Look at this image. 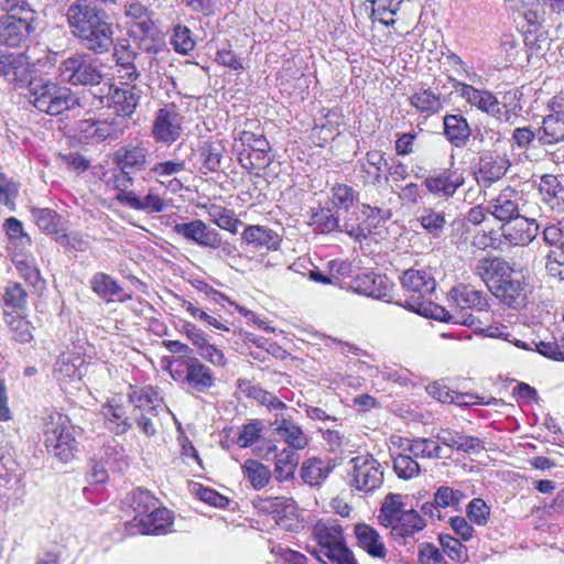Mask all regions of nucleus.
<instances>
[{
  "label": "nucleus",
  "mask_w": 564,
  "mask_h": 564,
  "mask_svg": "<svg viewBox=\"0 0 564 564\" xmlns=\"http://www.w3.org/2000/svg\"><path fill=\"white\" fill-rule=\"evenodd\" d=\"M355 535L360 547L373 557H384L386 547L377 530L366 523L355 527Z\"/></svg>",
  "instance_id": "obj_34"
},
{
  "label": "nucleus",
  "mask_w": 564,
  "mask_h": 564,
  "mask_svg": "<svg viewBox=\"0 0 564 564\" xmlns=\"http://www.w3.org/2000/svg\"><path fill=\"white\" fill-rule=\"evenodd\" d=\"M185 382L196 392L204 393L215 384L212 369L196 357L185 361Z\"/></svg>",
  "instance_id": "obj_23"
},
{
  "label": "nucleus",
  "mask_w": 564,
  "mask_h": 564,
  "mask_svg": "<svg viewBox=\"0 0 564 564\" xmlns=\"http://www.w3.org/2000/svg\"><path fill=\"white\" fill-rule=\"evenodd\" d=\"M8 327L14 340L21 344H28L33 339V326L30 321L22 316H12L8 321Z\"/></svg>",
  "instance_id": "obj_58"
},
{
  "label": "nucleus",
  "mask_w": 564,
  "mask_h": 564,
  "mask_svg": "<svg viewBox=\"0 0 564 564\" xmlns=\"http://www.w3.org/2000/svg\"><path fill=\"white\" fill-rule=\"evenodd\" d=\"M427 316L446 323L452 322L454 324L468 326L469 328H473L475 332L482 333L488 337L498 338L506 335V326L498 327L490 325L484 328L481 326V321L478 317L474 316L471 313H456V311L454 313H449L443 307L433 305L432 302L430 313Z\"/></svg>",
  "instance_id": "obj_14"
},
{
  "label": "nucleus",
  "mask_w": 564,
  "mask_h": 564,
  "mask_svg": "<svg viewBox=\"0 0 564 564\" xmlns=\"http://www.w3.org/2000/svg\"><path fill=\"white\" fill-rule=\"evenodd\" d=\"M3 228L11 242H18L21 246H30L31 238L24 232L22 223L10 217L4 220Z\"/></svg>",
  "instance_id": "obj_64"
},
{
  "label": "nucleus",
  "mask_w": 564,
  "mask_h": 564,
  "mask_svg": "<svg viewBox=\"0 0 564 564\" xmlns=\"http://www.w3.org/2000/svg\"><path fill=\"white\" fill-rule=\"evenodd\" d=\"M443 123L444 134L452 145L463 148L467 144L471 130L462 115H447L444 117Z\"/></svg>",
  "instance_id": "obj_32"
},
{
  "label": "nucleus",
  "mask_w": 564,
  "mask_h": 564,
  "mask_svg": "<svg viewBox=\"0 0 564 564\" xmlns=\"http://www.w3.org/2000/svg\"><path fill=\"white\" fill-rule=\"evenodd\" d=\"M90 284L93 291L107 301H110L115 296H119L122 292V288L118 282L110 275L102 272L96 273L93 276Z\"/></svg>",
  "instance_id": "obj_49"
},
{
  "label": "nucleus",
  "mask_w": 564,
  "mask_h": 564,
  "mask_svg": "<svg viewBox=\"0 0 564 564\" xmlns=\"http://www.w3.org/2000/svg\"><path fill=\"white\" fill-rule=\"evenodd\" d=\"M474 272L487 285L488 290L503 304L519 308L524 304L525 281L513 275V268L499 257L479 259Z\"/></svg>",
  "instance_id": "obj_2"
},
{
  "label": "nucleus",
  "mask_w": 564,
  "mask_h": 564,
  "mask_svg": "<svg viewBox=\"0 0 564 564\" xmlns=\"http://www.w3.org/2000/svg\"><path fill=\"white\" fill-rule=\"evenodd\" d=\"M388 162L384 154L380 151H369L367 153V162L362 164L361 177L366 184H376L380 182L381 177L388 180L387 172Z\"/></svg>",
  "instance_id": "obj_38"
},
{
  "label": "nucleus",
  "mask_w": 564,
  "mask_h": 564,
  "mask_svg": "<svg viewBox=\"0 0 564 564\" xmlns=\"http://www.w3.org/2000/svg\"><path fill=\"white\" fill-rule=\"evenodd\" d=\"M361 228H365V238L376 230L386 220V215L380 208H373L369 205H364L361 209Z\"/></svg>",
  "instance_id": "obj_55"
},
{
  "label": "nucleus",
  "mask_w": 564,
  "mask_h": 564,
  "mask_svg": "<svg viewBox=\"0 0 564 564\" xmlns=\"http://www.w3.org/2000/svg\"><path fill=\"white\" fill-rule=\"evenodd\" d=\"M350 486L358 490L371 491L383 482V469L371 456L350 459Z\"/></svg>",
  "instance_id": "obj_12"
},
{
  "label": "nucleus",
  "mask_w": 564,
  "mask_h": 564,
  "mask_svg": "<svg viewBox=\"0 0 564 564\" xmlns=\"http://www.w3.org/2000/svg\"><path fill=\"white\" fill-rule=\"evenodd\" d=\"M358 199L357 192L345 184H336L332 188V202L338 209L348 210Z\"/></svg>",
  "instance_id": "obj_59"
},
{
  "label": "nucleus",
  "mask_w": 564,
  "mask_h": 564,
  "mask_svg": "<svg viewBox=\"0 0 564 564\" xmlns=\"http://www.w3.org/2000/svg\"><path fill=\"white\" fill-rule=\"evenodd\" d=\"M455 90L473 107L495 117L500 122H508L511 118L506 106L500 107L496 96L488 90H479L471 85L453 79Z\"/></svg>",
  "instance_id": "obj_11"
},
{
  "label": "nucleus",
  "mask_w": 564,
  "mask_h": 564,
  "mask_svg": "<svg viewBox=\"0 0 564 564\" xmlns=\"http://www.w3.org/2000/svg\"><path fill=\"white\" fill-rule=\"evenodd\" d=\"M425 520L413 509L406 510L393 519L390 535L395 542L413 547L414 534L425 528Z\"/></svg>",
  "instance_id": "obj_16"
},
{
  "label": "nucleus",
  "mask_w": 564,
  "mask_h": 564,
  "mask_svg": "<svg viewBox=\"0 0 564 564\" xmlns=\"http://www.w3.org/2000/svg\"><path fill=\"white\" fill-rule=\"evenodd\" d=\"M32 217L39 229L47 235L57 237L62 231L61 217L50 208H32Z\"/></svg>",
  "instance_id": "obj_44"
},
{
  "label": "nucleus",
  "mask_w": 564,
  "mask_h": 564,
  "mask_svg": "<svg viewBox=\"0 0 564 564\" xmlns=\"http://www.w3.org/2000/svg\"><path fill=\"white\" fill-rule=\"evenodd\" d=\"M29 100L48 116H58L79 106L78 97L70 88L42 78L29 82Z\"/></svg>",
  "instance_id": "obj_5"
},
{
  "label": "nucleus",
  "mask_w": 564,
  "mask_h": 564,
  "mask_svg": "<svg viewBox=\"0 0 564 564\" xmlns=\"http://www.w3.org/2000/svg\"><path fill=\"white\" fill-rule=\"evenodd\" d=\"M203 174L217 172L224 158L225 145L220 140L206 141L199 147Z\"/></svg>",
  "instance_id": "obj_36"
},
{
  "label": "nucleus",
  "mask_w": 564,
  "mask_h": 564,
  "mask_svg": "<svg viewBox=\"0 0 564 564\" xmlns=\"http://www.w3.org/2000/svg\"><path fill=\"white\" fill-rule=\"evenodd\" d=\"M449 294L455 304L456 313H468L470 308L478 312L487 310L488 303L482 293L468 285L453 288Z\"/></svg>",
  "instance_id": "obj_27"
},
{
  "label": "nucleus",
  "mask_w": 564,
  "mask_h": 564,
  "mask_svg": "<svg viewBox=\"0 0 564 564\" xmlns=\"http://www.w3.org/2000/svg\"><path fill=\"white\" fill-rule=\"evenodd\" d=\"M440 543L444 553L455 562H465L468 560L467 547L462 542L448 534L440 535Z\"/></svg>",
  "instance_id": "obj_56"
},
{
  "label": "nucleus",
  "mask_w": 564,
  "mask_h": 564,
  "mask_svg": "<svg viewBox=\"0 0 564 564\" xmlns=\"http://www.w3.org/2000/svg\"><path fill=\"white\" fill-rule=\"evenodd\" d=\"M58 75L63 82L72 85H98L102 80L99 63L84 53L64 59L58 66Z\"/></svg>",
  "instance_id": "obj_9"
},
{
  "label": "nucleus",
  "mask_w": 564,
  "mask_h": 564,
  "mask_svg": "<svg viewBox=\"0 0 564 564\" xmlns=\"http://www.w3.org/2000/svg\"><path fill=\"white\" fill-rule=\"evenodd\" d=\"M30 63L22 54H6L1 65L0 77L15 86L29 83Z\"/></svg>",
  "instance_id": "obj_26"
},
{
  "label": "nucleus",
  "mask_w": 564,
  "mask_h": 564,
  "mask_svg": "<svg viewBox=\"0 0 564 564\" xmlns=\"http://www.w3.org/2000/svg\"><path fill=\"white\" fill-rule=\"evenodd\" d=\"M539 228L534 218H528L520 214L511 223L501 226V235L511 245L528 246L538 236Z\"/></svg>",
  "instance_id": "obj_17"
},
{
  "label": "nucleus",
  "mask_w": 564,
  "mask_h": 564,
  "mask_svg": "<svg viewBox=\"0 0 564 564\" xmlns=\"http://www.w3.org/2000/svg\"><path fill=\"white\" fill-rule=\"evenodd\" d=\"M124 17L129 24V36L135 47L144 53L156 55L164 51V40L153 21V13L140 1L124 4Z\"/></svg>",
  "instance_id": "obj_3"
},
{
  "label": "nucleus",
  "mask_w": 564,
  "mask_h": 564,
  "mask_svg": "<svg viewBox=\"0 0 564 564\" xmlns=\"http://www.w3.org/2000/svg\"><path fill=\"white\" fill-rule=\"evenodd\" d=\"M43 435L46 449L61 462L67 463L75 456V429L66 415L59 412L48 413L44 417Z\"/></svg>",
  "instance_id": "obj_8"
},
{
  "label": "nucleus",
  "mask_w": 564,
  "mask_h": 564,
  "mask_svg": "<svg viewBox=\"0 0 564 564\" xmlns=\"http://www.w3.org/2000/svg\"><path fill=\"white\" fill-rule=\"evenodd\" d=\"M401 286L411 293L404 300L390 296V303L394 302L414 313L427 316L431 308V296L435 291L436 282L426 270H405L400 276Z\"/></svg>",
  "instance_id": "obj_7"
},
{
  "label": "nucleus",
  "mask_w": 564,
  "mask_h": 564,
  "mask_svg": "<svg viewBox=\"0 0 564 564\" xmlns=\"http://www.w3.org/2000/svg\"><path fill=\"white\" fill-rule=\"evenodd\" d=\"M185 170L186 163L184 160L161 161L155 163L149 170V176L162 185V181L171 180L172 176H175Z\"/></svg>",
  "instance_id": "obj_47"
},
{
  "label": "nucleus",
  "mask_w": 564,
  "mask_h": 564,
  "mask_svg": "<svg viewBox=\"0 0 564 564\" xmlns=\"http://www.w3.org/2000/svg\"><path fill=\"white\" fill-rule=\"evenodd\" d=\"M313 539L319 549L307 546L306 550L318 561L323 556L334 564H357L352 552L346 546L341 528L335 521H318L312 530Z\"/></svg>",
  "instance_id": "obj_6"
},
{
  "label": "nucleus",
  "mask_w": 564,
  "mask_h": 564,
  "mask_svg": "<svg viewBox=\"0 0 564 564\" xmlns=\"http://www.w3.org/2000/svg\"><path fill=\"white\" fill-rule=\"evenodd\" d=\"M128 399L133 405L132 413L148 412L152 416H159L165 408L159 391L151 386L130 387Z\"/></svg>",
  "instance_id": "obj_19"
},
{
  "label": "nucleus",
  "mask_w": 564,
  "mask_h": 564,
  "mask_svg": "<svg viewBox=\"0 0 564 564\" xmlns=\"http://www.w3.org/2000/svg\"><path fill=\"white\" fill-rule=\"evenodd\" d=\"M171 45L174 51L182 55L189 54L195 48V41L191 30L185 25H176L171 36Z\"/></svg>",
  "instance_id": "obj_52"
},
{
  "label": "nucleus",
  "mask_w": 564,
  "mask_h": 564,
  "mask_svg": "<svg viewBox=\"0 0 564 564\" xmlns=\"http://www.w3.org/2000/svg\"><path fill=\"white\" fill-rule=\"evenodd\" d=\"M410 104L419 112L431 116L444 108L446 99L440 91L422 86L410 97Z\"/></svg>",
  "instance_id": "obj_28"
},
{
  "label": "nucleus",
  "mask_w": 564,
  "mask_h": 564,
  "mask_svg": "<svg viewBox=\"0 0 564 564\" xmlns=\"http://www.w3.org/2000/svg\"><path fill=\"white\" fill-rule=\"evenodd\" d=\"M300 463V455L293 449L283 448L274 456V478L284 482L294 478L296 467Z\"/></svg>",
  "instance_id": "obj_37"
},
{
  "label": "nucleus",
  "mask_w": 564,
  "mask_h": 564,
  "mask_svg": "<svg viewBox=\"0 0 564 564\" xmlns=\"http://www.w3.org/2000/svg\"><path fill=\"white\" fill-rule=\"evenodd\" d=\"M173 231L184 239L195 242L199 247L209 248L219 245L218 231L209 228L200 219L177 223L173 226Z\"/></svg>",
  "instance_id": "obj_18"
},
{
  "label": "nucleus",
  "mask_w": 564,
  "mask_h": 564,
  "mask_svg": "<svg viewBox=\"0 0 564 564\" xmlns=\"http://www.w3.org/2000/svg\"><path fill=\"white\" fill-rule=\"evenodd\" d=\"M464 184V176L457 170H443L424 180V185L430 193L448 198Z\"/></svg>",
  "instance_id": "obj_22"
},
{
  "label": "nucleus",
  "mask_w": 564,
  "mask_h": 564,
  "mask_svg": "<svg viewBox=\"0 0 564 564\" xmlns=\"http://www.w3.org/2000/svg\"><path fill=\"white\" fill-rule=\"evenodd\" d=\"M142 97V90L135 86L117 88L112 96V105L116 112L121 117H130L137 109Z\"/></svg>",
  "instance_id": "obj_31"
},
{
  "label": "nucleus",
  "mask_w": 564,
  "mask_h": 564,
  "mask_svg": "<svg viewBox=\"0 0 564 564\" xmlns=\"http://www.w3.org/2000/svg\"><path fill=\"white\" fill-rule=\"evenodd\" d=\"M242 471L245 477L256 490L264 488L271 479L270 469L253 458L245 460L242 465Z\"/></svg>",
  "instance_id": "obj_43"
},
{
  "label": "nucleus",
  "mask_w": 564,
  "mask_h": 564,
  "mask_svg": "<svg viewBox=\"0 0 564 564\" xmlns=\"http://www.w3.org/2000/svg\"><path fill=\"white\" fill-rule=\"evenodd\" d=\"M183 116L173 102L164 105L154 116L152 122V137L158 143L171 145L182 134Z\"/></svg>",
  "instance_id": "obj_10"
},
{
  "label": "nucleus",
  "mask_w": 564,
  "mask_h": 564,
  "mask_svg": "<svg viewBox=\"0 0 564 564\" xmlns=\"http://www.w3.org/2000/svg\"><path fill=\"white\" fill-rule=\"evenodd\" d=\"M333 470L330 462L319 457L305 459L301 465L300 476L302 480L311 486H321Z\"/></svg>",
  "instance_id": "obj_30"
},
{
  "label": "nucleus",
  "mask_w": 564,
  "mask_h": 564,
  "mask_svg": "<svg viewBox=\"0 0 564 564\" xmlns=\"http://www.w3.org/2000/svg\"><path fill=\"white\" fill-rule=\"evenodd\" d=\"M129 502L134 512L133 521L138 522L140 518L145 517L159 506V500L150 491L141 488H138L130 495Z\"/></svg>",
  "instance_id": "obj_45"
},
{
  "label": "nucleus",
  "mask_w": 564,
  "mask_h": 564,
  "mask_svg": "<svg viewBox=\"0 0 564 564\" xmlns=\"http://www.w3.org/2000/svg\"><path fill=\"white\" fill-rule=\"evenodd\" d=\"M258 508L261 511L272 513L275 522L281 523L283 517L294 514L295 501L289 497H269L260 500Z\"/></svg>",
  "instance_id": "obj_41"
},
{
  "label": "nucleus",
  "mask_w": 564,
  "mask_h": 564,
  "mask_svg": "<svg viewBox=\"0 0 564 564\" xmlns=\"http://www.w3.org/2000/svg\"><path fill=\"white\" fill-rule=\"evenodd\" d=\"M148 156L149 148L143 143L129 144L116 151L115 162L119 169L134 172L145 169Z\"/></svg>",
  "instance_id": "obj_25"
},
{
  "label": "nucleus",
  "mask_w": 564,
  "mask_h": 564,
  "mask_svg": "<svg viewBox=\"0 0 564 564\" xmlns=\"http://www.w3.org/2000/svg\"><path fill=\"white\" fill-rule=\"evenodd\" d=\"M419 464L410 455L400 452L393 458V470L399 478L410 479L419 473Z\"/></svg>",
  "instance_id": "obj_61"
},
{
  "label": "nucleus",
  "mask_w": 564,
  "mask_h": 564,
  "mask_svg": "<svg viewBox=\"0 0 564 564\" xmlns=\"http://www.w3.org/2000/svg\"><path fill=\"white\" fill-rule=\"evenodd\" d=\"M128 207L142 210L148 214L162 213L166 209L167 205L163 197L156 192L154 187H150L144 197H140L134 194L133 197H129Z\"/></svg>",
  "instance_id": "obj_42"
},
{
  "label": "nucleus",
  "mask_w": 564,
  "mask_h": 564,
  "mask_svg": "<svg viewBox=\"0 0 564 564\" xmlns=\"http://www.w3.org/2000/svg\"><path fill=\"white\" fill-rule=\"evenodd\" d=\"M0 12L8 13L0 19V44L10 47L24 45L40 23L37 12L24 0H13L10 8H0Z\"/></svg>",
  "instance_id": "obj_4"
},
{
  "label": "nucleus",
  "mask_w": 564,
  "mask_h": 564,
  "mask_svg": "<svg viewBox=\"0 0 564 564\" xmlns=\"http://www.w3.org/2000/svg\"><path fill=\"white\" fill-rule=\"evenodd\" d=\"M522 194L511 186L500 191L497 197L487 202L486 212L502 223H511L521 212Z\"/></svg>",
  "instance_id": "obj_13"
},
{
  "label": "nucleus",
  "mask_w": 564,
  "mask_h": 564,
  "mask_svg": "<svg viewBox=\"0 0 564 564\" xmlns=\"http://www.w3.org/2000/svg\"><path fill=\"white\" fill-rule=\"evenodd\" d=\"M510 166L511 163L507 155L494 154L487 151L479 158L478 182L489 186L502 178Z\"/></svg>",
  "instance_id": "obj_20"
},
{
  "label": "nucleus",
  "mask_w": 564,
  "mask_h": 564,
  "mask_svg": "<svg viewBox=\"0 0 564 564\" xmlns=\"http://www.w3.org/2000/svg\"><path fill=\"white\" fill-rule=\"evenodd\" d=\"M241 242L249 251L267 254L280 247L281 237L273 229L261 225H249L241 234Z\"/></svg>",
  "instance_id": "obj_15"
},
{
  "label": "nucleus",
  "mask_w": 564,
  "mask_h": 564,
  "mask_svg": "<svg viewBox=\"0 0 564 564\" xmlns=\"http://www.w3.org/2000/svg\"><path fill=\"white\" fill-rule=\"evenodd\" d=\"M272 160L269 152L249 151L248 153H240L239 163L249 173L259 175L261 170H264L271 164Z\"/></svg>",
  "instance_id": "obj_50"
},
{
  "label": "nucleus",
  "mask_w": 564,
  "mask_h": 564,
  "mask_svg": "<svg viewBox=\"0 0 564 564\" xmlns=\"http://www.w3.org/2000/svg\"><path fill=\"white\" fill-rule=\"evenodd\" d=\"M3 301L7 307L14 311H23L28 303V293L19 283H9L6 286Z\"/></svg>",
  "instance_id": "obj_57"
},
{
  "label": "nucleus",
  "mask_w": 564,
  "mask_h": 564,
  "mask_svg": "<svg viewBox=\"0 0 564 564\" xmlns=\"http://www.w3.org/2000/svg\"><path fill=\"white\" fill-rule=\"evenodd\" d=\"M274 433L281 441L288 444L289 449L302 451L308 445V436L302 427L285 417H276L272 423Z\"/></svg>",
  "instance_id": "obj_24"
},
{
  "label": "nucleus",
  "mask_w": 564,
  "mask_h": 564,
  "mask_svg": "<svg viewBox=\"0 0 564 564\" xmlns=\"http://www.w3.org/2000/svg\"><path fill=\"white\" fill-rule=\"evenodd\" d=\"M410 453L414 456H422L429 458H441L442 457V448L441 446L429 438H417L414 441V444L410 448Z\"/></svg>",
  "instance_id": "obj_63"
},
{
  "label": "nucleus",
  "mask_w": 564,
  "mask_h": 564,
  "mask_svg": "<svg viewBox=\"0 0 564 564\" xmlns=\"http://www.w3.org/2000/svg\"><path fill=\"white\" fill-rule=\"evenodd\" d=\"M130 171L126 169H119L118 172H115L111 176V184L113 189L117 191L116 199L122 205L127 206L129 197L134 196V192L130 189L133 184V177L131 176Z\"/></svg>",
  "instance_id": "obj_48"
},
{
  "label": "nucleus",
  "mask_w": 564,
  "mask_h": 564,
  "mask_svg": "<svg viewBox=\"0 0 564 564\" xmlns=\"http://www.w3.org/2000/svg\"><path fill=\"white\" fill-rule=\"evenodd\" d=\"M355 290L367 296L382 300L387 295V276L375 272L364 273L355 280Z\"/></svg>",
  "instance_id": "obj_35"
},
{
  "label": "nucleus",
  "mask_w": 564,
  "mask_h": 564,
  "mask_svg": "<svg viewBox=\"0 0 564 564\" xmlns=\"http://www.w3.org/2000/svg\"><path fill=\"white\" fill-rule=\"evenodd\" d=\"M463 499H465V495L460 490L447 486H441L434 494V502L440 508H457Z\"/></svg>",
  "instance_id": "obj_62"
},
{
  "label": "nucleus",
  "mask_w": 564,
  "mask_h": 564,
  "mask_svg": "<svg viewBox=\"0 0 564 564\" xmlns=\"http://www.w3.org/2000/svg\"><path fill=\"white\" fill-rule=\"evenodd\" d=\"M111 50L116 64L134 63L140 56V53L132 46L128 39H118L117 42L113 41Z\"/></svg>",
  "instance_id": "obj_60"
},
{
  "label": "nucleus",
  "mask_w": 564,
  "mask_h": 564,
  "mask_svg": "<svg viewBox=\"0 0 564 564\" xmlns=\"http://www.w3.org/2000/svg\"><path fill=\"white\" fill-rule=\"evenodd\" d=\"M82 364L83 359L80 357L62 354L54 365V378L59 382H68L76 379L79 380L82 377L79 365Z\"/></svg>",
  "instance_id": "obj_39"
},
{
  "label": "nucleus",
  "mask_w": 564,
  "mask_h": 564,
  "mask_svg": "<svg viewBox=\"0 0 564 564\" xmlns=\"http://www.w3.org/2000/svg\"><path fill=\"white\" fill-rule=\"evenodd\" d=\"M564 140V105L552 102V112L543 118L538 129V141L543 144H555Z\"/></svg>",
  "instance_id": "obj_21"
},
{
  "label": "nucleus",
  "mask_w": 564,
  "mask_h": 564,
  "mask_svg": "<svg viewBox=\"0 0 564 564\" xmlns=\"http://www.w3.org/2000/svg\"><path fill=\"white\" fill-rule=\"evenodd\" d=\"M545 270L551 279L564 281V248H553L546 253Z\"/></svg>",
  "instance_id": "obj_54"
},
{
  "label": "nucleus",
  "mask_w": 564,
  "mask_h": 564,
  "mask_svg": "<svg viewBox=\"0 0 564 564\" xmlns=\"http://www.w3.org/2000/svg\"><path fill=\"white\" fill-rule=\"evenodd\" d=\"M311 225L314 226L315 231L319 234H327L339 226L338 217L328 208H319L312 214Z\"/></svg>",
  "instance_id": "obj_53"
},
{
  "label": "nucleus",
  "mask_w": 564,
  "mask_h": 564,
  "mask_svg": "<svg viewBox=\"0 0 564 564\" xmlns=\"http://www.w3.org/2000/svg\"><path fill=\"white\" fill-rule=\"evenodd\" d=\"M99 0H74L65 10L64 17L70 34L79 45L96 54L111 51L115 29L109 14Z\"/></svg>",
  "instance_id": "obj_1"
},
{
  "label": "nucleus",
  "mask_w": 564,
  "mask_h": 564,
  "mask_svg": "<svg viewBox=\"0 0 564 564\" xmlns=\"http://www.w3.org/2000/svg\"><path fill=\"white\" fill-rule=\"evenodd\" d=\"M173 524L172 512L164 507H155L145 517L140 518L138 525L142 534H165Z\"/></svg>",
  "instance_id": "obj_29"
},
{
  "label": "nucleus",
  "mask_w": 564,
  "mask_h": 564,
  "mask_svg": "<svg viewBox=\"0 0 564 564\" xmlns=\"http://www.w3.org/2000/svg\"><path fill=\"white\" fill-rule=\"evenodd\" d=\"M419 221L434 237H440L446 225L444 213L435 212L432 208H423Z\"/></svg>",
  "instance_id": "obj_51"
},
{
  "label": "nucleus",
  "mask_w": 564,
  "mask_h": 564,
  "mask_svg": "<svg viewBox=\"0 0 564 564\" xmlns=\"http://www.w3.org/2000/svg\"><path fill=\"white\" fill-rule=\"evenodd\" d=\"M210 219L221 229L237 234L242 221L235 217V212L219 205H212L208 209Z\"/></svg>",
  "instance_id": "obj_46"
},
{
  "label": "nucleus",
  "mask_w": 564,
  "mask_h": 564,
  "mask_svg": "<svg viewBox=\"0 0 564 564\" xmlns=\"http://www.w3.org/2000/svg\"><path fill=\"white\" fill-rule=\"evenodd\" d=\"M539 191L543 195L544 202L550 204L552 209L562 207V200H564V185L558 176L552 174L541 176Z\"/></svg>",
  "instance_id": "obj_40"
},
{
  "label": "nucleus",
  "mask_w": 564,
  "mask_h": 564,
  "mask_svg": "<svg viewBox=\"0 0 564 564\" xmlns=\"http://www.w3.org/2000/svg\"><path fill=\"white\" fill-rule=\"evenodd\" d=\"M101 413L107 429L117 435L124 434L132 426L126 408L115 402V400L105 404Z\"/></svg>",
  "instance_id": "obj_33"
}]
</instances>
